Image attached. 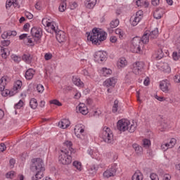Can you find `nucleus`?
I'll list each match as a JSON object with an SVG mask.
<instances>
[{"label": "nucleus", "instance_id": "14", "mask_svg": "<svg viewBox=\"0 0 180 180\" xmlns=\"http://www.w3.org/2000/svg\"><path fill=\"white\" fill-rule=\"evenodd\" d=\"M63 144L68 147V148H65V150H68V151H69V153L71 155L75 154L76 150H75V149L72 148V141H66L63 143Z\"/></svg>", "mask_w": 180, "mask_h": 180}, {"label": "nucleus", "instance_id": "31", "mask_svg": "<svg viewBox=\"0 0 180 180\" xmlns=\"http://www.w3.org/2000/svg\"><path fill=\"white\" fill-rule=\"evenodd\" d=\"M67 0H61V3L59 6V11L64 12L65 9H67V3H65Z\"/></svg>", "mask_w": 180, "mask_h": 180}, {"label": "nucleus", "instance_id": "38", "mask_svg": "<svg viewBox=\"0 0 180 180\" xmlns=\"http://www.w3.org/2000/svg\"><path fill=\"white\" fill-rule=\"evenodd\" d=\"M143 146L145 148H148L151 146V141L150 139H145L143 140Z\"/></svg>", "mask_w": 180, "mask_h": 180}, {"label": "nucleus", "instance_id": "56", "mask_svg": "<svg viewBox=\"0 0 180 180\" xmlns=\"http://www.w3.org/2000/svg\"><path fill=\"white\" fill-rule=\"evenodd\" d=\"M44 58L46 61H49V60H51V58H53V55L51 53H46Z\"/></svg>", "mask_w": 180, "mask_h": 180}, {"label": "nucleus", "instance_id": "1", "mask_svg": "<svg viewBox=\"0 0 180 180\" xmlns=\"http://www.w3.org/2000/svg\"><path fill=\"white\" fill-rule=\"evenodd\" d=\"M87 40H90L93 43V44H96V46H99L102 41L106 40V37H108V34L105 32L101 31V30H98V28H94L91 32H86Z\"/></svg>", "mask_w": 180, "mask_h": 180}, {"label": "nucleus", "instance_id": "33", "mask_svg": "<svg viewBox=\"0 0 180 180\" xmlns=\"http://www.w3.org/2000/svg\"><path fill=\"white\" fill-rule=\"evenodd\" d=\"M37 100L36 98H31L30 101V106L31 109H36L37 108Z\"/></svg>", "mask_w": 180, "mask_h": 180}, {"label": "nucleus", "instance_id": "42", "mask_svg": "<svg viewBox=\"0 0 180 180\" xmlns=\"http://www.w3.org/2000/svg\"><path fill=\"white\" fill-rule=\"evenodd\" d=\"M1 95L2 96H8V95H10V96H13V94H12L11 91L6 89L1 91Z\"/></svg>", "mask_w": 180, "mask_h": 180}, {"label": "nucleus", "instance_id": "25", "mask_svg": "<svg viewBox=\"0 0 180 180\" xmlns=\"http://www.w3.org/2000/svg\"><path fill=\"white\" fill-rule=\"evenodd\" d=\"M150 39L154 40V39H157L158 37V28H155L151 32L149 33Z\"/></svg>", "mask_w": 180, "mask_h": 180}, {"label": "nucleus", "instance_id": "27", "mask_svg": "<svg viewBox=\"0 0 180 180\" xmlns=\"http://www.w3.org/2000/svg\"><path fill=\"white\" fill-rule=\"evenodd\" d=\"M141 44V38L139 37H134L131 42V46H140Z\"/></svg>", "mask_w": 180, "mask_h": 180}, {"label": "nucleus", "instance_id": "53", "mask_svg": "<svg viewBox=\"0 0 180 180\" xmlns=\"http://www.w3.org/2000/svg\"><path fill=\"white\" fill-rule=\"evenodd\" d=\"M15 176V172H9L6 174V178H10L12 179Z\"/></svg>", "mask_w": 180, "mask_h": 180}, {"label": "nucleus", "instance_id": "48", "mask_svg": "<svg viewBox=\"0 0 180 180\" xmlns=\"http://www.w3.org/2000/svg\"><path fill=\"white\" fill-rule=\"evenodd\" d=\"M74 131H75V136H77V137L78 139H82V136H81V135L79 134V128H78V127H76L75 128Z\"/></svg>", "mask_w": 180, "mask_h": 180}, {"label": "nucleus", "instance_id": "37", "mask_svg": "<svg viewBox=\"0 0 180 180\" xmlns=\"http://www.w3.org/2000/svg\"><path fill=\"white\" fill-rule=\"evenodd\" d=\"M164 57V52H162V49H160L156 52V58L157 60H161Z\"/></svg>", "mask_w": 180, "mask_h": 180}, {"label": "nucleus", "instance_id": "13", "mask_svg": "<svg viewBox=\"0 0 180 180\" xmlns=\"http://www.w3.org/2000/svg\"><path fill=\"white\" fill-rule=\"evenodd\" d=\"M165 11L162 8H157L155 11L153 13V18L155 19H161L162 18Z\"/></svg>", "mask_w": 180, "mask_h": 180}, {"label": "nucleus", "instance_id": "61", "mask_svg": "<svg viewBox=\"0 0 180 180\" xmlns=\"http://www.w3.org/2000/svg\"><path fill=\"white\" fill-rule=\"evenodd\" d=\"M161 148L162 150H168V148H169V143H166L165 144H162L161 146Z\"/></svg>", "mask_w": 180, "mask_h": 180}, {"label": "nucleus", "instance_id": "20", "mask_svg": "<svg viewBox=\"0 0 180 180\" xmlns=\"http://www.w3.org/2000/svg\"><path fill=\"white\" fill-rule=\"evenodd\" d=\"M0 51L1 53L2 58H6L8 56L11 54V52H9V49L6 48H4V46H0Z\"/></svg>", "mask_w": 180, "mask_h": 180}, {"label": "nucleus", "instance_id": "9", "mask_svg": "<svg viewBox=\"0 0 180 180\" xmlns=\"http://www.w3.org/2000/svg\"><path fill=\"white\" fill-rule=\"evenodd\" d=\"M144 69V63L143 62H136L133 64L132 72L135 75H140V73L143 72Z\"/></svg>", "mask_w": 180, "mask_h": 180}, {"label": "nucleus", "instance_id": "34", "mask_svg": "<svg viewBox=\"0 0 180 180\" xmlns=\"http://www.w3.org/2000/svg\"><path fill=\"white\" fill-rule=\"evenodd\" d=\"M101 72L103 77H108V75H110V74H112V70L106 68H103Z\"/></svg>", "mask_w": 180, "mask_h": 180}, {"label": "nucleus", "instance_id": "60", "mask_svg": "<svg viewBox=\"0 0 180 180\" xmlns=\"http://www.w3.org/2000/svg\"><path fill=\"white\" fill-rule=\"evenodd\" d=\"M143 12L141 10L137 11L136 13V16H138V18H141V19H143Z\"/></svg>", "mask_w": 180, "mask_h": 180}, {"label": "nucleus", "instance_id": "19", "mask_svg": "<svg viewBox=\"0 0 180 180\" xmlns=\"http://www.w3.org/2000/svg\"><path fill=\"white\" fill-rule=\"evenodd\" d=\"M133 148L135 150L136 154L138 155H141L143 154V147L140 146L137 143H134L132 145Z\"/></svg>", "mask_w": 180, "mask_h": 180}, {"label": "nucleus", "instance_id": "16", "mask_svg": "<svg viewBox=\"0 0 180 180\" xmlns=\"http://www.w3.org/2000/svg\"><path fill=\"white\" fill-rule=\"evenodd\" d=\"M70 124H71V123L68 119H63L58 123V126L60 129H67V127H70Z\"/></svg>", "mask_w": 180, "mask_h": 180}, {"label": "nucleus", "instance_id": "23", "mask_svg": "<svg viewBox=\"0 0 180 180\" xmlns=\"http://www.w3.org/2000/svg\"><path fill=\"white\" fill-rule=\"evenodd\" d=\"M72 82L77 86H84V83L81 82V79L77 78V77H72Z\"/></svg>", "mask_w": 180, "mask_h": 180}, {"label": "nucleus", "instance_id": "8", "mask_svg": "<svg viewBox=\"0 0 180 180\" xmlns=\"http://www.w3.org/2000/svg\"><path fill=\"white\" fill-rule=\"evenodd\" d=\"M107 56L108 53L106 52L98 51L95 53L94 60L96 63H103V61H106Z\"/></svg>", "mask_w": 180, "mask_h": 180}, {"label": "nucleus", "instance_id": "26", "mask_svg": "<svg viewBox=\"0 0 180 180\" xmlns=\"http://www.w3.org/2000/svg\"><path fill=\"white\" fill-rule=\"evenodd\" d=\"M22 60L27 64H30V63H32V56L30 53H25L22 57Z\"/></svg>", "mask_w": 180, "mask_h": 180}, {"label": "nucleus", "instance_id": "57", "mask_svg": "<svg viewBox=\"0 0 180 180\" xmlns=\"http://www.w3.org/2000/svg\"><path fill=\"white\" fill-rule=\"evenodd\" d=\"M25 15L27 19H33V14L29 11H25Z\"/></svg>", "mask_w": 180, "mask_h": 180}, {"label": "nucleus", "instance_id": "10", "mask_svg": "<svg viewBox=\"0 0 180 180\" xmlns=\"http://www.w3.org/2000/svg\"><path fill=\"white\" fill-rule=\"evenodd\" d=\"M169 85L171 84H169V81H168V79L162 80L160 83V88L161 91H162V92L167 94V92L169 91V89H168L169 88Z\"/></svg>", "mask_w": 180, "mask_h": 180}, {"label": "nucleus", "instance_id": "28", "mask_svg": "<svg viewBox=\"0 0 180 180\" xmlns=\"http://www.w3.org/2000/svg\"><path fill=\"white\" fill-rule=\"evenodd\" d=\"M132 180H143V174L140 172H136L131 177Z\"/></svg>", "mask_w": 180, "mask_h": 180}, {"label": "nucleus", "instance_id": "58", "mask_svg": "<svg viewBox=\"0 0 180 180\" xmlns=\"http://www.w3.org/2000/svg\"><path fill=\"white\" fill-rule=\"evenodd\" d=\"M1 44L4 46H9L11 44V41H9V40L1 41Z\"/></svg>", "mask_w": 180, "mask_h": 180}, {"label": "nucleus", "instance_id": "36", "mask_svg": "<svg viewBox=\"0 0 180 180\" xmlns=\"http://www.w3.org/2000/svg\"><path fill=\"white\" fill-rule=\"evenodd\" d=\"M73 167H75L76 169H78V171L82 170V164L79 161L73 162Z\"/></svg>", "mask_w": 180, "mask_h": 180}, {"label": "nucleus", "instance_id": "44", "mask_svg": "<svg viewBox=\"0 0 180 180\" xmlns=\"http://www.w3.org/2000/svg\"><path fill=\"white\" fill-rule=\"evenodd\" d=\"M136 127H137L136 125L132 124L129 127H128V131H129V133H134Z\"/></svg>", "mask_w": 180, "mask_h": 180}, {"label": "nucleus", "instance_id": "2", "mask_svg": "<svg viewBox=\"0 0 180 180\" xmlns=\"http://www.w3.org/2000/svg\"><path fill=\"white\" fill-rule=\"evenodd\" d=\"M32 169L37 171L36 174L32 177V180H39L43 178V171H45V168L43 167V160L40 158L32 160Z\"/></svg>", "mask_w": 180, "mask_h": 180}, {"label": "nucleus", "instance_id": "5", "mask_svg": "<svg viewBox=\"0 0 180 180\" xmlns=\"http://www.w3.org/2000/svg\"><path fill=\"white\" fill-rule=\"evenodd\" d=\"M116 172H117V164H112L110 167L107 169L103 174V178L109 179L112 176H116Z\"/></svg>", "mask_w": 180, "mask_h": 180}, {"label": "nucleus", "instance_id": "21", "mask_svg": "<svg viewBox=\"0 0 180 180\" xmlns=\"http://www.w3.org/2000/svg\"><path fill=\"white\" fill-rule=\"evenodd\" d=\"M34 75V70L33 69H28L25 72L26 79H28V80L32 79Z\"/></svg>", "mask_w": 180, "mask_h": 180}, {"label": "nucleus", "instance_id": "24", "mask_svg": "<svg viewBox=\"0 0 180 180\" xmlns=\"http://www.w3.org/2000/svg\"><path fill=\"white\" fill-rule=\"evenodd\" d=\"M96 1L97 0H87L85 5L86 7L88 8V9H91L96 5Z\"/></svg>", "mask_w": 180, "mask_h": 180}, {"label": "nucleus", "instance_id": "32", "mask_svg": "<svg viewBox=\"0 0 180 180\" xmlns=\"http://www.w3.org/2000/svg\"><path fill=\"white\" fill-rule=\"evenodd\" d=\"M132 19V22H131V25L132 26H137V25H139V22H140V20H141V17H138L136 15H135V17L133 18V17H131V20Z\"/></svg>", "mask_w": 180, "mask_h": 180}, {"label": "nucleus", "instance_id": "51", "mask_svg": "<svg viewBox=\"0 0 180 180\" xmlns=\"http://www.w3.org/2000/svg\"><path fill=\"white\" fill-rule=\"evenodd\" d=\"M115 34H119L120 37H123L124 32L123 30H122V29L117 28L115 30Z\"/></svg>", "mask_w": 180, "mask_h": 180}, {"label": "nucleus", "instance_id": "18", "mask_svg": "<svg viewBox=\"0 0 180 180\" xmlns=\"http://www.w3.org/2000/svg\"><path fill=\"white\" fill-rule=\"evenodd\" d=\"M78 110L82 115H88V108L85 106L84 103L79 104Z\"/></svg>", "mask_w": 180, "mask_h": 180}, {"label": "nucleus", "instance_id": "43", "mask_svg": "<svg viewBox=\"0 0 180 180\" xmlns=\"http://www.w3.org/2000/svg\"><path fill=\"white\" fill-rule=\"evenodd\" d=\"M131 48L133 49V52L134 53H140V51H141V47L140 46V45L138 46H131Z\"/></svg>", "mask_w": 180, "mask_h": 180}, {"label": "nucleus", "instance_id": "3", "mask_svg": "<svg viewBox=\"0 0 180 180\" xmlns=\"http://www.w3.org/2000/svg\"><path fill=\"white\" fill-rule=\"evenodd\" d=\"M62 154L58 157V161L63 165H70L72 162V157L74 154H72L68 151V149H64L60 150Z\"/></svg>", "mask_w": 180, "mask_h": 180}, {"label": "nucleus", "instance_id": "7", "mask_svg": "<svg viewBox=\"0 0 180 180\" xmlns=\"http://www.w3.org/2000/svg\"><path fill=\"white\" fill-rule=\"evenodd\" d=\"M129 126H130V121L127 120H120L117 123V129L120 130V131L129 130Z\"/></svg>", "mask_w": 180, "mask_h": 180}, {"label": "nucleus", "instance_id": "6", "mask_svg": "<svg viewBox=\"0 0 180 180\" xmlns=\"http://www.w3.org/2000/svg\"><path fill=\"white\" fill-rule=\"evenodd\" d=\"M42 34L41 28L32 27L31 29V36L37 44L40 43Z\"/></svg>", "mask_w": 180, "mask_h": 180}, {"label": "nucleus", "instance_id": "17", "mask_svg": "<svg viewBox=\"0 0 180 180\" xmlns=\"http://www.w3.org/2000/svg\"><path fill=\"white\" fill-rule=\"evenodd\" d=\"M141 41L144 44H147L150 41V32L146 31L144 32L143 35L141 38Z\"/></svg>", "mask_w": 180, "mask_h": 180}, {"label": "nucleus", "instance_id": "45", "mask_svg": "<svg viewBox=\"0 0 180 180\" xmlns=\"http://www.w3.org/2000/svg\"><path fill=\"white\" fill-rule=\"evenodd\" d=\"M51 105H56V106H63V104L57 99H54L50 101Z\"/></svg>", "mask_w": 180, "mask_h": 180}, {"label": "nucleus", "instance_id": "46", "mask_svg": "<svg viewBox=\"0 0 180 180\" xmlns=\"http://www.w3.org/2000/svg\"><path fill=\"white\" fill-rule=\"evenodd\" d=\"M37 91L39 93V94H43L44 91V86L42 84H38L37 86Z\"/></svg>", "mask_w": 180, "mask_h": 180}, {"label": "nucleus", "instance_id": "40", "mask_svg": "<svg viewBox=\"0 0 180 180\" xmlns=\"http://www.w3.org/2000/svg\"><path fill=\"white\" fill-rule=\"evenodd\" d=\"M117 108H119V101L115 100L114 101V105L112 106V112H113V113H116V112H117Z\"/></svg>", "mask_w": 180, "mask_h": 180}, {"label": "nucleus", "instance_id": "52", "mask_svg": "<svg viewBox=\"0 0 180 180\" xmlns=\"http://www.w3.org/2000/svg\"><path fill=\"white\" fill-rule=\"evenodd\" d=\"M23 106V101L22 100H20L19 102L15 105V109H20Z\"/></svg>", "mask_w": 180, "mask_h": 180}, {"label": "nucleus", "instance_id": "11", "mask_svg": "<svg viewBox=\"0 0 180 180\" xmlns=\"http://www.w3.org/2000/svg\"><path fill=\"white\" fill-rule=\"evenodd\" d=\"M56 38L59 43H64L67 40V36H65V32L61 30H58L56 34Z\"/></svg>", "mask_w": 180, "mask_h": 180}, {"label": "nucleus", "instance_id": "59", "mask_svg": "<svg viewBox=\"0 0 180 180\" xmlns=\"http://www.w3.org/2000/svg\"><path fill=\"white\" fill-rule=\"evenodd\" d=\"M172 57L174 61H176V60H179V54L177 52H174Z\"/></svg>", "mask_w": 180, "mask_h": 180}, {"label": "nucleus", "instance_id": "35", "mask_svg": "<svg viewBox=\"0 0 180 180\" xmlns=\"http://www.w3.org/2000/svg\"><path fill=\"white\" fill-rule=\"evenodd\" d=\"M119 19H115L111 21V22L110 23V27L111 29H115V27H117V26H119Z\"/></svg>", "mask_w": 180, "mask_h": 180}, {"label": "nucleus", "instance_id": "29", "mask_svg": "<svg viewBox=\"0 0 180 180\" xmlns=\"http://www.w3.org/2000/svg\"><path fill=\"white\" fill-rule=\"evenodd\" d=\"M117 65L118 67L123 68V67H126V65H127V60H126V58H121L117 63Z\"/></svg>", "mask_w": 180, "mask_h": 180}, {"label": "nucleus", "instance_id": "64", "mask_svg": "<svg viewBox=\"0 0 180 180\" xmlns=\"http://www.w3.org/2000/svg\"><path fill=\"white\" fill-rule=\"evenodd\" d=\"M174 79L176 82L179 83L180 82V75H176L174 76Z\"/></svg>", "mask_w": 180, "mask_h": 180}, {"label": "nucleus", "instance_id": "55", "mask_svg": "<svg viewBox=\"0 0 180 180\" xmlns=\"http://www.w3.org/2000/svg\"><path fill=\"white\" fill-rule=\"evenodd\" d=\"M5 150H6V146L5 145V143H0V153H4Z\"/></svg>", "mask_w": 180, "mask_h": 180}, {"label": "nucleus", "instance_id": "12", "mask_svg": "<svg viewBox=\"0 0 180 180\" xmlns=\"http://www.w3.org/2000/svg\"><path fill=\"white\" fill-rule=\"evenodd\" d=\"M46 31L48 33H56V34L58 32V30L56 29V26L54 25V22H47L46 23Z\"/></svg>", "mask_w": 180, "mask_h": 180}, {"label": "nucleus", "instance_id": "49", "mask_svg": "<svg viewBox=\"0 0 180 180\" xmlns=\"http://www.w3.org/2000/svg\"><path fill=\"white\" fill-rule=\"evenodd\" d=\"M150 178L151 180H160V178L158 177V175L155 173L150 174Z\"/></svg>", "mask_w": 180, "mask_h": 180}, {"label": "nucleus", "instance_id": "62", "mask_svg": "<svg viewBox=\"0 0 180 180\" xmlns=\"http://www.w3.org/2000/svg\"><path fill=\"white\" fill-rule=\"evenodd\" d=\"M13 6L14 8H20V6L19 5V3L18 2V0H13Z\"/></svg>", "mask_w": 180, "mask_h": 180}, {"label": "nucleus", "instance_id": "63", "mask_svg": "<svg viewBox=\"0 0 180 180\" xmlns=\"http://www.w3.org/2000/svg\"><path fill=\"white\" fill-rule=\"evenodd\" d=\"M151 3L153 6H157L160 4V0H152Z\"/></svg>", "mask_w": 180, "mask_h": 180}, {"label": "nucleus", "instance_id": "30", "mask_svg": "<svg viewBox=\"0 0 180 180\" xmlns=\"http://www.w3.org/2000/svg\"><path fill=\"white\" fill-rule=\"evenodd\" d=\"M5 85H6V78L2 77L0 79V92L5 90Z\"/></svg>", "mask_w": 180, "mask_h": 180}, {"label": "nucleus", "instance_id": "4", "mask_svg": "<svg viewBox=\"0 0 180 180\" xmlns=\"http://www.w3.org/2000/svg\"><path fill=\"white\" fill-rule=\"evenodd\" d=\"M101 136L105 143H107L108 144H113V132H112L110 128L104 127Z\"/></svg>", "mask_w": 180, "mask_h": 180}, {"label": "nucleus", "instance_id": "39", "mask_svg": "<svg viewBox=\"0 0 180 180\" xmlns=\"http://www.w3.org/2000/svg\"><path fill=\"white\" fill-rule=\"evenodd\" d=\"M20 88H22V81L18 80L13 86V89L14 91H18V89H20Z\"/></svg>", "mask_w": 180, "mask_h": 180}, {"label": "nucleus", "instance_id": "50", "mask_svg": "<svg viewBox=\"0 0 180 180\" xmlns=\"http://www.w3.org/2000/svg\"><path fill=\"white\" fill-rule=\"evenodd\" d=\"M176 143V139H172L169 143V148H172L174 146Z\"/></svg>", "mask_w": 180, "mask_h": 180}, {"label": "nucleus", "instance_id": "22", "mask_svg": "<svg viewBox=\"0 0 180 180\" xmlns=\"http://www.w3.org/2000/svg\"><path fill=\"white\" fill-rule=\"evenodd\" d=\"M20 40H25L27 39V43L29 44H33V41L32 40V38H30V36H27V34H22L19 36Z\"/></svg>", "mask_w": 180, "mask_h": 180}, {"label": "nucleus", "instance_id": "47", "mask_svg": "<svg viewBox=\"0 0 180 180\" xmlns=\"http://www.w3.org/2000/svg\"><path fill=\"white\" fill-rule=\"evenodd\" d=\"M11 58L13 60V61L15 63H17V64L20 63V60H21L20 57H19V56H18L16 55H13Z\"/></svg>", "mask_w": 180, "mask_h": 180}, {"label": "nucleus", "instance_id": "54", "mask_svg": "<svg viewBox=\"0 0 180 180\" xmlns=\"http://www.w3.org/2000/svg\"><path fill=\"white\" fill-rule=\"evenodd\" d=\"M12 5H13V0L7 1L6 4V9H8V8H11Z\"/></svg>", "mask_w": 180, "mask_h": 180}, {"label": "nucleus", "instance_id": "41", "mask_svg": "<svg viewBox=\"0 0 180 180\" xmlns=\"http://www.w3.org/2000/svg\"><path fill=\"white\" fill-rule=\"evenodd\" d=\"M162 71L165 72H169L171 71V68L168 65V63H164L163 65L162 66Z\"/></svg>", "mask_w": 180, "mask_h": 180}, {"label": "nucleus", "instance_id": "15", "mask_svg": "<svg viewBox=\"0 0 180 180\" xmlns=\"http://www.w3.org/2000/svg\"><path fill=\"white\" fill-rule=\"evenodd\" d=\"M103 85L107 87H114L116 85V79L115 77L109 78L104 82Z\"/></svg>", "mask_w": 180, "mask_h": 180}]
</instances>
